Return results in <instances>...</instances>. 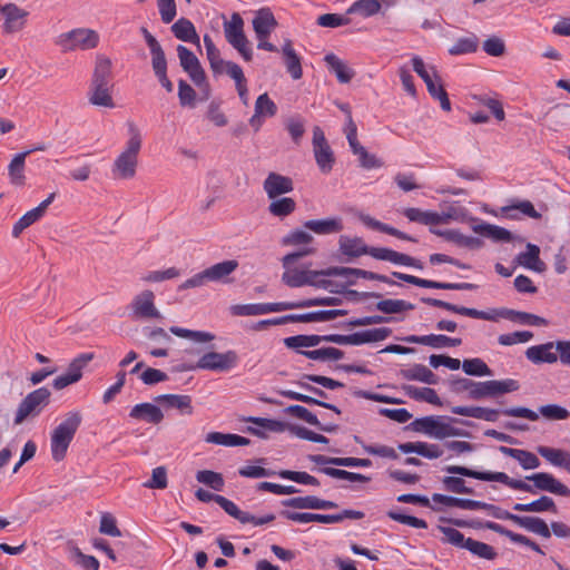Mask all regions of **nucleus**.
I'll list each match as a JSON object with an SVG mask.
<instances>
[{
    "mask_svg": "<svg viewBox=\"0 0 570 570\" xmlns=\"http://www.w3.org/2000/svg\"><path fill=\"white\" fill-rule=\"evenodd\" d=\"M421 301L430 306L441 307L452 313L469 316L472 318L497 321L498 317H504L513 322L532 326H546L548 324V321L546 318L527 312H518L507 308L500 311L494 309L492 312H484L471 307L454 305L452 303H448L438 298L423 297Z\"/></svg>",
    "mask_w": 570,
    "mask_h": 570,
    "instance_id": "obj_1",
    "label": "nucleus"
},
{
    "mask_svg": "<svg viewBox=\"0 0 570 570\" xmlns=\"http://www.w3.org/2000/svg\"><path fill=\"white\" fill-rule=\"evenodd\" d=\"M128 134L126 147L116 158L111 169L114 177L119 179H130L136 175L138 154L141 148V135L135 124H128Z\"/></svg>",
    "mask_w": 570,
    "mask_h": 570,
    "instance_id": "obj_2",
    "label": "nucleus"
},
{
    "mask_svg": "<svg viewBox=\"0 0 570 570\" xmlns=\"http://www.w3.org/2000/svg\"><path fill=\"white\" fill-rule=\"evenodd\" d=\"M81 421L82 416L79 411H70L53 429L50 438V449L55 461L59 462L65 459L68 448L73 440Z\"/></svg>",
    "mask_w": 570,
    "mask_h": 570,
    "instance_id": "obj_3",
    "label": "nucleus"
},
{
    "mask_svg": "<svg viewBox=\"0 0 570 570\" xmlns=\"http://www.w3.org/2000/svg\"><path fill=\"white\" fill-rule=\"evenodd\" d=\"M315 249L312 247L304 248L302 250L287 254L283 258V266L285 268V272L282 276L283 282L289 286V287H301L304 285H308V283H312L313 276H328L325 272L326 269L322 271H311L307 268L299 269L297 267H294V264L301 259L304 256L314 254Z\"/></svg>",
    "mask_w": 570,
    "mask_h": 570,
    "instance_id": "obj_4",
    "label": "nucleus"
},
{
    "mask_svg": "<svg viewBox=\"0 0 570 570\" xmlns=\"http://www.w3.org/2000/svg\"><path fill=\"white\" fill-rule=\"evenodd\" d=\"M100 37L97 31L89 28H76L62 32L55 38V45L61 52L95 49L99 45Z\"/></svg>",
    "mask_w": 570,
    "mask_h": 570,
    "instance_id": "obj_5",
    "label": "nucleus"
},
{
    "mask_svg": "<svg viewBox=\"0 0 570 570\" xmlns=\"http://www.w3.org/2000/svg\"><path fill=\"white\" fill-rule=\"evenodd\" d=\"M278 27V22L267 7L261 8L254 12L252 18V28L257 39V49L269 52H278V48L268 41L271 35Z\"/></svg>",
    "mask_w": 570,
    "mask_h": 570,
    "instance_id": "obj_6",
    "label": "nucleus"
},
{
    "mask_svg": "<svg viewBox=\"0 0 570 570\" xmlns=\"http://www.w3.org/2000/svg\"><path fill=\"white\" fill-rule=\"evenodd\" d=\"M444 470L451 474L473 478L481 481H495L514 490L534 493L531 484L522 480L512 479L504 472H480L461 465H448Z\"/></svg>",
    "mask_w": 570,
    "mask_h": 570,
    "instance_id": "obj_7",
    "label": "nucleus"
},
{
    "mask_svg": "<svg viewBox=\"0 0 570 570\" xmlns=\"http://www.w3.org/2000/svg\"><path fill=\"white\" fill-rule=\"evenodd\" d=\"M502 413L507 416L523 417L530 421H538L539 414L548 421H563L570 416V412L566 407L558 404L541 405L538 409V412H534L528 407L519 406L505 409L502 411Z\"/></svg>",
    "mask_w": 570,
    "mask_h": 570,
    "instance_id": "obj_8",
    "label": "nucleus"
},
{
    "mask_svg": "<svg viewBox=\"0 0 570 570\" xmlns=\"http://www.w3.org/2000/svg\"><path fill=\"white\" fill-rule=\"evenodd\" d=\"M50 391L47 387H40L29 393L20 403L14 424H21L29 415H36L49 403Z\"/></svg>",
    "mask_w": 570,
    "mask_h": 570,
    "instance_id": "obj_9",
    "label": "nucleus"
},
{
    "mask_svg": "<svg viewBox=\"0 0 570 570\" xmlns=\"http://www.w3.org/2000/svg\"><path fill=\"white\" fill-rule=\"evenodd\" d=\"M95 358L94 353H81L76 356L68 365L66 373L57 376L52 386L56 390H62L71 384L79 382L82 377L83 368Z\"/></svg>",
    "mask_w": 570,
    "mask_h": 570,
    "instance_id": "obj_10",
    "label": "nucleus"
},
{
    "mask_svg": "<svg viewBox=\"0 0 570 570\" xmlns=\"http://www.w3.org/2000/svg\"><path fill=\"white\" fill-rule=\"evenodd\" d=\"M520 387L518 381L508 379L503 381L475 382L474 390L471 392L472 400L492 397L504 393L518 391Z\"/></svg>",
    "mask_w": 570,
    "mask_h": 570,
    "instance_id": "obj_11",
    "label": "nucleus"
},
{
    "mask_svg": "<svg viewBox=\"0 0 570 570\" xmlns=\"http://www.w3.org/2000/svg\"><path fill=\"white\" fill-rule=\"evenodd\" d=\"M224 32L227 41L237 49L245 60H249L244 35V21L238 13H233L229 20L224 21Z\"/></svg>",
    "mask_w": 570,
    "mask_h": 570,
    "instance_id": "obj_12",
    "label": "nucleus"
},
{
    "mask_svg": "<svg viewBox=\"0 0 570 570\" xmlns=\"http://www.w3.org/2000/svg\"><path fill=\"white\" fill-rule=\"evenodd\" d=\"M0 14L3 18V32L16 33L24 28L29 12L10 2L0 4Z\"/></svg>",
    "mask_w": 570,
    "mask_h": 570,
    "instance_id": "obj_13",
    "label": "nucleus"
},
{
    "mask_svg": "<svg viewBox=\"0 0 570 570\" xmlns=\"http://www.w3.org/2000/svg\"><path fill=\"white\" fill-rule=\"evenodd\" d=\"M392 276L406 282L409 284L423 287V288H435V289H451V291H472L478 286L472 283H441L430 279L420 278L413 275L393 272Z\"/></svg>",
    "mask_w": 570,
    "mask_h": 570,
    "instance_id": "obj_14",
    "label": "nucleus"
},
{
    "mask_svg": "<svg viewBox=\"0 0 570 570\" xmlns=\"http://www.w3.org/2000/svg\"><path fill=\"white\" fill-rule=\"evenodd\" d=\"M177 53L183 69L189 75L196 86H202L205 81V72L198 58L183 45L177 47Z\"/></svg>",
    "mask_w": 570,
    "mask_h": 570,
    "instance_id": "obj_15",
    "label": "nucleus"
},
{
    "mask_svg": "<svg viewBox=\"0 0 570 570\" xmlns=\"http://www.w3.org/2000/svg\"><path fill=\"white\" fill-rule=\"evenodd\" d=\"M527 480L533 482V488L547 491L552 494L561 495L569 498L570 489L564 485L562 482L557 480L552 474L546 472H539L531 475L525 476Z\"/></svg>",
    "mask_w": 570,
    "mask_h": 570,
    "instance_id": "obj_16",
    "label": "nucleus"
},
{
    "mask_svg": "<svg viewBox=\"0 0 570 570\" xmlns=\"http://www.w3.org/2000/svg\"><path fill=\"white\" fill-rule=\"evenodd\" d=\"M132 313L139 318H160L161 314L155 306V295L146 289L136 295L131 302Z\"/></svg>",
    "mask_w": 570,
    "mask_h": 570,
    "instance_id": "obj_17",
    "label": "nucleus"
},
{
    "mask_svg": "<svg viewBox=\"0 0 570 570\" xmlns=\"http://www.w3.org/2000/svg\"><path fill=\"white\" fill-rule=\"evenodd\" d=\"M276 112L277 106L267 94L258 96L255 102V112L252 116V129L258 131L265 119L274 117Z\"/></svg>",
    "mask_w": 570,
    "mask_h": 570,
    "instance_id": "obj_18",
    "label": "nucleus"
},
{
    "mask_svg": "<svg viewBox=\"0 0 570 570\" xmlns=\"http://www.w3.org/2000/svg\"><path fill=\"white\" fill-rule=\"evenodd\" d=\"M406 343L412 344H422L425 346H430L433 348H443V347H455L462 344V340L458 337H449L443 334H430V335H410L403 338Z\"/></svg>",
    "mask_w": 570,
    "mask_h": 570,
    "instance_id": "obj_19",
    "label": "nucleus"
},
{
    "mask_svg": "<svg viewBox=\"0 0 570 570\" xmlns=\"http://www.w3.org/2000/svg\"><path fill=\"white\" fill-rule=\"evenodd\" d=\"M428 88L429 94L436 100L440 101V106L444 111L451 110V102L449 96L442 85L441 78L438 75L436 69L431 66V73L428 78L422 79Z\"/></svg>",
    "mask_w": 570,
    "mask_h": 570,
    "instance_id": "obj_20",
    "label": "nucleus"
},
{
    "mask_svg": "<svg viewBox=\"0 0 570 570\" xmlns=\"http://www.w3.org/2000/svg\"><path fill=\"white\" fill-rule=\"evenodd\" d=\"M238 265L236 259H228L205 268L208 282L228 284L230 282L229 276L238 268Z\"/></svg>",
    "mask_w": 570,
    "mask_h": 570,
    "instance_id": "obj_21",
    "label": "nucleus"
},
{
    "mask_svg": "<svg viewBox=\"0 0 570 570\" xmlns=\"http://www.w3.org/2000/svg\"><path fill=\"white\" fill-rule=\"evenodd\" d=\"M293 180L289 177L271 173L264 181V189L271 199L293 190Z\"/></svg>",
    "mask_w": 570,
    "mask_h": 570,
    "instance_id": "obj_22",
    "label": "nucleus"
},
{
    "mask_svg": "<svg viewBox=\"0 0 570 570\" xmlns=\"http://www.w3.org/2000/svg\"><path fill=\"white\" fill-rule=\"evenodd\" d=\"M282 55L286 71L291 75L294 80H298L303 77L301 57L296 53L293 48L292 40L286 39L282 46Z\"/></svg>",
    "mask_w": 570,
    "mask_h": 570,
    "instance_id": "obj_23",
    "label": "nucleus"
},
{
    "mask_svg": "<svg viewBox=\"0 0 570 570\" xmlns=\"http://www.w3.org/2000/svg\"><path fill=\"white\" fill-rule=\"evenodd\" d=\"M228 75L232 79L235 80L236 89L238 91L239 98L244 102V105L248 104L247 98V87H246V78L244 76L243 69L235 62L226 61L220 70L216 72V75Z\"/></svg>",
    "mask_w": 570,
    "mask_h": 570,
    "instance_id": "obj_24",
    "label": "nucleus"
},
{
    "mask_svg": "<svg viewBox=\"0 0 570 570\" xmlns=\"http://www.w3.org/2000/svg\"><path fill=\"white\" fill-rule=\"evenodd\" d=\"M111 83H90L88 91L89 102L94 106L114 108Z\"/></svg>",
    "mask_w": 570,
    "mask_h": 570,
    "instance_id": "obj_25",
    "label": "nucleus"
},
{
    "mask_svg": "<svg viewBox=\"0 0 570 570\" xmlns=\"http://www.w3.org/2000/svg\"><path fill=\"white\" fill-rule=\"evenodd\" d=\"M403 214L411 222L430 226L445 224L451 217L450 215H440L435 212L421 210L419 208L413 207L404 209Z\"/></svg>",
    "mask_w": 570,
    "mask_h": 570,
    "instance_id": "obj_26",
    "label": "nucleus"
},
{
    "mask_svg": "<svg viewBox=\"0 0 570 570\" xmlns=\"http://www.w3.org/2000/svg\"><path fill=\"white\" fill-rule=\"evenodd\" d=\"M392 334L389 327H377L356 332L347 335V345H361L371 342H380L387 338Z\"/></svg>",
    "mask_w": 570,
    "mask_h": 570,
    "instance_id": "obj_27",
    "label": "nucleus"
},
{
    "mask_svg": "<svg viewBox=\"0 0 570 570\" xmlns=\"http://www.w3.org/2000/svg\"><path fill=\"white\" fill-rule=\"evenodd\" d=\"M304 227L318 235L336 234L344 228L342 218L340 217L306 220Z\"/></svg>",
    "mask_w": 570,
    "mask_h": 570,
    "instance_id": "obj_28",
    "label": "nucleus"
},
{
    "mask_svg": "<svg viewBox=\"0 0 570 570\" xmlns=\"http://www.w3.org/2000/svg\"><path fill=\"white\" fill-rule=\"evenodd\" d=\"M324 61L330 71L336 76L338 82L348 83L354 78L355 71L336 55L327 53Z\"/></svg>",
    "mask_w": 570,
    "mask_h": 570,
    "instance_id": "obj_29",
    "label": "nucleus"
},
{
    "mask_svg": "<svg viewBox=\"0 0 570 570\" xmlns=\"http://www.w3.org/2000/svg\"><path fill=\"white\" fill-rule=\"evenodd\" d=\"M232 362L233 357L229 353L209 352L199 358L197 367L202 370L224 371L229 368Z\"/></svg>",
    "mask_w": 570,
    "mask_h": 570,
    "instance_id": "obj_30",
    "label": "nucleus"
},
{
    "mask_svg": "<svg viewBox=\"0 0 570 570\" xmlns=\"http://www.w3.org/2000/svg\"><path fill=\"white\" fill-rule=\"evenodd\" d=\"M252 435L268 438V433H281L288 429V425L282 421L252 416Z\"/></svg>",
    "mask_w": 570,
    "mask_h": 570,
    "instance_id": "obj_31",
    "label": "nucleus"
},
{
    "mask_svg": "<svg viewBox=\"0 0 570 570\" xmlns=\"http://www.w3.org/2000/svg\"><path fill=\"white\" fill-rule=\"evenodd\" d=\"M156 402L169 409H177L181 414L191 415L194 407L191 396L183 394H161L155 399Z\"/></svg>",
    "mask_w": 570,
    "mask_h": 570,
    "instance_id": "obj_32",
    "label": "nucleus"
},
{
    "mask_svg": "<svg viewBox=\"0 0 570 570\" xmlns=\"http://www.w3.org/2000/svg\"><path fill=\"white\" fill-rule=\"evenodd\" d=\"M452 422H459V420L454 417L435 416L431 436L442 440L450 436L468 435L465 431L454 428L451 424Z\"/></svg>",
    "mask_w": 570,
    "mask_h": 570,
    "instance_id": "obj_33",
    "label": "nucleus"
},
{
    "mask_svg": "<svg viewBox=\"0 0 570 570\" xmlns=\"http://www.w3.org/2000/svg\"><path fill=\"white\" fill-rule=\"evenodd\" d=\"M484 529L491 530L495 533H499L501 535H504L509 538L512 542L523 544L532 549L533 551L543 554V551L541 548L532 540H530L528 537L519 533H514L504 527H502L499 523L492 522V521H485L483 524Z\"/></svg>",
    "mask_w": 570,
    "mask_h": 570,
    "instance_id": "obj_34",
    "label": "nucleus"
},
{
    "mask_svg": "<svg viewBox=\"0 0 570 570\" xmlns=\"http://www.w3.org/2000/svg\"><path fill=\"white\" fill-rule=\"evenodd\" d=\"M129 416L135 420H144L148 423L158 424L163 421L164 414L161 410L151 403L136 404L129 413Z\"/></svg>",
    "mask_w": 570,
    "mask_h": 570,
    "instance_id": "obj_35",
    "label": "nucleus"
},
{
    "mask_svg": "<svg viewBox=\"0 0 570 570\" xmlns=\"http://www.w3.org/2000/svg\"><path fill=\"white\" fill-rule=\"evenodd\" d=\"M553 343H546L541 345H534L525 351V356L529 361L535 364L540 363H554L558 360L557 352L553 351Z\"/></svg>",
    "mask_w": 570,
    "mask_h": 570,
    "instance_id": "obj_36",
    "label": "nucleus"
},
{
    "mask_svg": "<svg viewBox=\"0 0 570 570\" xmlns=\"http://www.w3.org/2000/svg\"><path fill=\"white\" fill-rule=\"evenodd\" d=\"M32 150H26L14 155L12 160L8 166V175L10 183L16 186H23L26 183V158L30 155Z\"/></svg>",
    "mask_w": 570,
    "mask_h": 570,
    "instance_id": "obj_37",
    "label": "nucleus"
},
{
    "mask_svg": "<svg viewBox=\"0 0 570 570\" xmlns=\"http://www.w3.org/2000/svg\"><path fill=\"white\" fill-rule=\"evenodd\" d=\"M537 451L549 463L570 473V452L544 445L538 446Z\"/></svg>",
    "mask_w": 570,
    "mask_h": 570,
    "instance_id": "obj_38",
    "label": "nucleus"
},
{
    "mask_svg": "<svg viewBox=\"0 0 570 570\" xmlns=\"http://www.w3.org/2000/svg\"><path fill=\"white\" fill-rule=\"evenodd\" d=\"M499 451L517 460L524 470H532L540 466V460L530 451L508 446H500Z\"/></svg>",
    "mask_w": 570,
    "mask_h": 570,
    "instance_id": "obj_39",
    "label": "nucleus"
},
{
    "mask_svg": "<svg viewBox=\"0 0 570 570\" xmlns=\"http://www.w3.org/2000/svg\"><path fill=\"white\" fill-rule=\"evenodd\" d=\"M281 515L287 520L298 522V523H309V522H320V523H337L338 518L332 517V514H317L309 512H294L289 510H283Z\"/></svg>",
    "mask_w": 570,
    "mask_h": 570,
    "instance_id": "obj_40",
    "label": "nucleus"
},
{
    "mask_svg": "<svg viewBox=\"0 0 570 570\" xmlns=\"http://www.w3.org/2000/svg\"><path fill=\"white\" fill-rule=\"evenodd\" d=\"M517 262L525 268L542 272L546 268L544 263L540 259L539 246L528 243L527 250L517 256Z\"/></svg>",
    "mask_w": 570,
    "mask_h": 570,
    "instance_id": "obj_41",
    "label": "nucleus"
},
{
    "mask_svg": "<svg viewBox=\"0 0 570 570\" xmlns=\"http://www.w3.org/2000/svg\"><path fill=\"white\" fill-rule=\"evenodd\" d=\"M453 414L484 420L488 422H495L499 417V411L494 409L481 406H453L451 407Z\"/></svg>",
    "mask_w": 570,
    "mask_h": 570,
    "instance_id": "obj_42",
    "label": "nucleus"
},
{
    "mask_svg": "<svg viewBox=\"0 0 570 570\" xmlns=\"http://www.w3.org/2000/svg\"><path fill=\"white\" fill-rule=\"evenodd\" d=\"M400 374L407 381H417L426 384L438 383V376L423 364H415L412 367L403 368Z\"/></svg>",
    "mask_w": 570,
    "mask_h": 570,
    "instance_id": "obj_43",
    "label": "nucleus"
},
{
    "mask_svg": "<svg viewBox=\"0 0 570 570\" xmlns=\"http://www.w3.org/2000/svg\"><path fill=\"white\" fill-rule=\"evenodd\" d=\"M512 522L543 538L551 537V531L548 524L546 523L544 520L538 517H521L514 514Z\"/></svg>",
    "mask_w": 570,
    "mask_h": 570,
    "instance_id": "obj_44",
    "label": "nucleus"
},
{
    "mask_svg": "<svg viewBox=\"0 0 570 570\" xmlns=\"http://www.w3.org/2000/svg\"><path fill=\"white\" fill-rule=\"evenodd\" d=\"M340 250L351 257L367 255L370 246H367L361 237H348L342 235L338 240Z\"/></svg>",
    "mask_w": 570,
    "mask_h": 570,
    "instance_id": "obj_45",
    "label": "nucleus"
},
{
    "mask_svg": "<svg viewBox=\"0 0 570 570\" xmlns=\"http://www.w3.org/2000/svg\"><path fill=\"white\" fill-rule=\"evenodd\" d=\"M171 31L174 36L181 41L199 45V36L193 22L186 18L178 19L171 26Z\"/></svg>",
    "mask_w": 570,
    "mask_h": 570,
    "instance_id": "obj_46",
    "label": "nucleus"
},
{
    "mask_svg": "<svg viewBox=\"0 0 570 570\" xmlns=\"http://www.w3.org/2000/svg\"><path fill=\"white\" fill-rule=\"evenodd\" d=\"M473 230L494 242H511L514 239V236L508 229L488 223L473 226Z\"/></svg>",
    "mask_w": 570,
    "mask_h": 570,
    "instance_id": "obj_47",
    "label": "nucleus"
},
{
    "mask_svg": "<svg viewBox=\"0 0 570 570\" xmlns=\"http://www.w3.org/2000/svg\"><path fill=\"white\" fill-rule=\"evenodd\" d=\"M360 219L364 225H366L367 227H370L372 229L385 233L387 235L394 236L400 239H404V240H409V242H413V243L417 242L414 237H412V236H410V235H407L387 224L381 223L380 220H376L375 218H373L368 215L362 214V215H360Z\"/></svg>",
    "mask_w": 570,
    "mask_h": 570,
    "instance_id": "obj_48",
    "label": "nucleus"
},
{
    "mask_svg": "<svg viewBox=\"0 0 570 570\" xmlns=\"http://www.w3.org/2000/svg\"><path fill=\"white\" fill-rule=\"evenodd\" d=\"M403 391L409 397L415 401H423L436 406L442 405L441 399L439 397L436 392L431 387H416L414 385H404Z\"/></svg>",
    "mask_w": 570,
    "mask_h": 570,
    "instance_id": "obj_49",
    "label": "nucleus"
},
{
    "mask_svg": "<svg viewBox=\"0 0 570 570\" xmlns=\"http://www.w3.org/2000/svg\"><path fill=\"white\" fill-rule=\"evenodd\" d=\"M513 510L518 512H546L550 511L557 513V505L554 501L547 495L540 497L530 503H515Z\"/></svg>",
    "mask_w": 570,
    "mask_h": 570,
    "instance_id": "obj_50",
    "label": "nucleus"
},
{
    "mask_svg": "<svg viewBox=\"0 0 570 570\" xmlns=\"http://www.w3.org/2000/svg\"><path fill=\"white\" fill-rule=\"evenodd\" d=\"M111 60L104 55L96 57L95 69L90 83H111Z\"/></svg>",
    "mask_w": 570,
    "mask_h": 570,
    "instance_id": "obj_51",
    "label": "nucleus"
},
{
    "mask_svg": "<svg viewBox=\"0 0 570 570\" xmlns=\"http://www.w3.org/2000/svg\"><path fill=\"white\" fill-rule=\"evenodd\" d=\"M432 233L444 237L446 240L453 242L459 246L468 247V248H480L482 246V240L478 237L466 236L460 233L459 230H434L431 229Z\"/></svg>",
    "mask_w": 570,
    "mask_h": 570,
    "instance_id": "obj_52",
    "label": "nucleus"
},
{
    "mask_svg": "<svg viewBox=\"0 0 570 570\" xmlns=\"http://www.w3.org/2000/svg\"><path fill=\"white\" fill-rule=\"evenodd\" d=\"M325 273L327 275H333V276H355V277L371 279V281H386L385 275L365 271V269L352 268V267H330V268H326Z\"/></svg>",
    "mask_w": 570,
    "mask_h": 570,
    "instance_id": "obj_53",
    "label": "nucleus"
},
{
    "mask_svg": "<svg viewBox=\"0 0 570 570\" xmlns=\"http://www.w3.org/2000/svg\"><path fill=\"white\" fill-rule=\"evenodd\" d=\"M313 153L320 170L323 174H330L335 164V156L330 144L313 148Z\"/></svg>",
    "mask_w": 570,
    "mask_h": 570,
    "instance_id": "obj_54",
    "label": "nucleus"
},
{
    "mask_svg": "<svg viewBox=\"0 0 570 570\" xmlns=\"http://www.w3.org/2000/svg\"><path fill=\"white\" fill-rule=\"evenodd\" d=\"M548 116L551 121V128L558 130L559 128L570 125V105L559 104L552 107Z\"/></svg>",
    "mask_w": 570,
    "mask_h": 570,
    "instance_id": "obj_55",
    "label": "nucleus"
},
{
    "mask_svg": "<svg viewBox=\"0 0 570 570\" xmlns=\"http://www.w3.org/2000/svg\"><path fill=\"white\" fill-rule=\"evenodd\" d=\"M380 10V0H357L347 9L346 14L357 13L364 18H368L379 13Z\"/></svg>",
    "mask_w": 570,
    "mask_h": 570,
    "instance_id": "obj_56",
    "label": "nucleus"
},
{
    "mask_svg": "<svg viewBox=\"0 0 570 570\" xmlns=\"http://www.w3.org/2000/svg\"><path fill=\"white\" fill-rule=\"evenodd\" d=\"M295 308H299V301L252 304V315H262L272 312H283Z\"/></svg>",
    "mask_w": 570,
    "mask_h": 570,
    "instance_id": "obj_57",
    "label": "nucleus"
},
{
    "mask_svg": "<svg viewBox=\"0 0 570 570\" xmlns=\"http://www.w3.org/2000/svg\"><path fill=\"white\" fill-rule=\"evenodd\" d=\"M169 331H170V333H173L174 335H176L178 337L188 338L195 343H207L215 338L214 334H212L209 332H205V331H191V330L178 327V326H171L169 328Z\"/></svg>",
    "mask_w": 570,
    "mask_h": 570,
    "instance_id": "obj_58",
    "label": "nucleus"
},
{
    "mask_svg": "<svg viewBox=\"0 0 570 570\" xmlns=\"http://www.w3.org/2000/svg\"><path fill=\"white\" fill-rule=\"evenodd\" d=\"M479 48V38L471 35L465 38H459L454 45L449 49L451 56H459L475 52Z\"/></svg>",
    "mask_w": 570,
    "mask_h": 570,
    "instance_id": "obj_59",
    "label": "nucleus"
},
{
    "mask_svg": "<svg viewBox=\"0 0 570 570\" xmlns=\"http://www.w3.org/2000/svg\"><path fill=\"white\" fill-rule=\"evenodd\" d=\"M465 550L485 560H494L498 556L497 551L492 546L481 541H476L472 538H468Z\"/></svg>",
    "mask_w": 570,
    "mask_h": 570,
    "instance_id": "obj_60",
    "label": "nucleus"
},
{
    "mask_svg": "<svg viewBox=\"0 0 570 570\" xmlns=\"http://www.w3.org/2000/svg\"><path fill=\"white\" fill-rule=\"evenodd\" d=\"M414 308L412 303L403 299H383L376 304V309L384 314H397Z\"/></svg>",
    "mask_w": 570,
    "mask_h": 570,
    "instance_id": "obj_61",
    "label": "nucleus"
},
{
    "mask_svg": "<svg viewBox=\"0 0 570 570\" xmlns=\"http://www.w3.org/2000/svg\"><path fill=\"white\" fill-rule=\"evenodd\" d=\"M296 208V203L293 198L283 197L275 199L269 204L268 210L276 217H286L291 215Z\"/></svg>",
    "mask_w": 570,
    "mask_h": 570,
    "instance_id": "obj_62",
    "label": "nucleus"
},
{
    "mask_svg": "<svg viewBox=\"0 0 570 570\" xmlns=\"http://www.w3.org/2000/svg\"><path fill=\"white\" fill-rule=\"evenodd\" d=\"M462 368L465 374L473 376H490L492 375L491 368L487 365V363L479 358H469L462 362Z\"/></svg>",
    "mask_w": 570,
    "mask_h": 570,
    "instance_id": "obj_63",
    "label": "nucleus"
},
{
    "mask_svg": "<svg viewBox=\"0 0 570 570\" xmlns=\"http://www.w3.org/2000/svg\"><path fill=\"white\" fill-rule=\"evenodd\" d=\"M438 529L443 534L442 542L454 546L455 548L465 549L468 538L464 537L462 532L459 530L439 525Z\"/></svg>",
    "mask_w": 570,
    "mask_h": 570,
    "instance_id": "obj_64",
    "label": "nucleus"
}]
</instances>
